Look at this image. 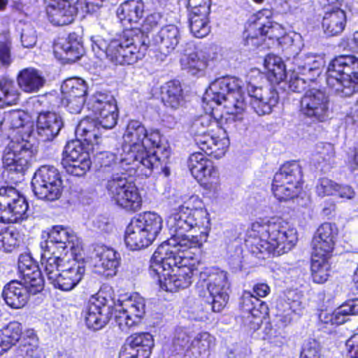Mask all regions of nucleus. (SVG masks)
I'll return each mask as SVG.
<instances>
[{
    "instance_id": "1",
    "label": "nucleus",
    "mask_w": 358,
    "mask_h": 358,
    "mask_svg": "<svg viewBox=\"0 0 358 358\" xmlns=\"http://www.w3.org/2000/svg\"><path fill=\"white\" fill-rule=\"evenodd\" d=\"M122 164L131 165V169H145V176L151 173L160 165V159L156 149H159L161 135L157 130L148 131L138 120L129 122L122 136Z\"/></svg>"
},
{
    "instance_id": "2",
    "label": "nucleus",
    "mask_w": 358,
    "mask_h": 358,
    "mask_svg": "<svg viewBox=\"0 0 358 358\" xmlns=\"http://www.w3.org/2000/svg\"><path fill=\"white\" fill-rule=\"evenodd\" d=\"M148 40L143 34L132 36L127 31L118 38L106 39L96 36L92 38V48L97 57L108 59L115 65H131L142 59L148 48Z\"/></svg>"
},
{
    "instance_id": "3",
    "label": "nucleus",
    "mask_w": 358,
    "mask_h": 358,
    "mask_svg": "<svg viewBox=\"0 0 358 358\" xmlns=\"http://www.w3.org/2000/svg\"><path fill=\"white\" fill-rule=\"evenodd\" d=\"M255 245L261 253L267 252L280 255L289 251L296 243L295 229L280 217H272L267 222H255L252 225Z\"/></svg>"
},
{
    "instance_id": "4",
    "label": "nucleus",
    "mask_w": 358,
    "mask_h": 358,
    "mask_svg": "<svg viewBox=\"0 0 358 358\" xmlns=\"http://www.w3.org/2000/svg\"><path fill=\"white\" fill-rule=\"evenodd\" d=\"M162 257L163 259L157 262L153 254L149 269L150 274L158 278L161 287L171 292L188 287L192 282L195 269L187 266L189 259L184 252H173Z\"/></svg>"
},
{
    "instance_id": "5",
    "label": "nucleus",
    "mask_w": 358,
    "mask_h": 358,
    "mask_svg": "<svg viewBox=\"0 0 358 358\" xmlns=\"http://www.w3.org/2000/svg\"><path fill=\"white\" fill-rule=\"evenodd\" d=\"M167 226L171 238L157 248L154 252V260L159 262L163 259L162 257L173 254V252L183 253L189 248H199L201 245L197 236L186 234L194 227L202 228L198 220L187 212L177 209L169 217Z\"/></svg>"
},
{
    "instance_id": "6",
    "label": "nucleus",
    "mask_w": 358,
    "mask_h": 358,
    "mask_svg": "<svg viewBox=\"0 0 358 358\" xmlns=\"http://www.w3.org/2000/svg\"><path fill=\"white\" fill-rule=\"evenodd\" d=\"M203 100L224 106L228 113V117L224 118L226 124L242 120V113L247 106L242 81L234 77L215 79L210 84Z\"/></svg>"
},
{
    "instance_id": "7",
    "label": "nucleus",
    "mask_w": 358,
    "mask_h": 358,
    "mask_svg": "<svg viewBox=\"0 0 358 358\" xmlns=\"http://www.w3.org/2000/svg\"><path fill=\"white\" fill-rule=\"evenodd\" d=\"M41 264L50 283L65 292L76 287L85 273L83 263L67 257L45 255L41 257Z\"/></svg>"
},
{
    "instance_id": "8",
    "label": "nucleus",
    "mask_w": 358,
    "mask_h": 358,
    "mask_svg": "<svg viewBox=\"0 0 358 358\" xmlns=\"http://www.w3.org/2000/svg\"><path fill=\"white\" fill-rule=\"evenodd\" d=\"M327 84L341 96H350L358 91V59L341 55L334 59L327 71Z\"/></svg>"
},
{
    "instance_id": "9",
    "label": "nucleus",
    "mask_w": 358,
    "mask_h": 358,
    "mask_svg": "<svg viewBox=\"0 0 358 358\" xmlns=\"http://www.w3.org/2000/svg\"><path fill=\"white\" fill-rule=\"evenodd\" d=\"M163 226L162 218L155 213L147 212L133 218L127 226L125 244L131 250L149 246L156 239Z\"/></svg>"
},
{
    "instance_id": "10",
    "label": "nucleus",
    "mask_w": 358,
    "mask_h": 358,
    "mask_svg": "<svg viewBox=\"0 0 358 358\" xmlns=\"http://www.w3.org/2000/svg\"><path fill=\"white\" fill-rule=\"evenodd\" d=\"M229 282L228 274L225 271L217 267H208L203 269L199 273L196 289L201 296L209 294L210 300L214 312H220L227 305L229 300L228 290Z\"/></svg>"
},
{
    "instance_id": "11",
    "label": "nucleus",
    "mask_w": 358,
    "mask_h": 358,
    "mask_svg": "<svg viewBox=\"0 0 358 358\" xmlns=\"http://www.w3.org/2000/svg\"><path fill=\"white\" fill-rule=\"evenodd\" d=\"M292 71L289 80V88L294 92H302L313 87L324 65L322 56L311 53H298L293 57Z\"/></svg>"
},
{
    "instance_id": "12",
    "label": "nucleus",
    "mask_w": 358,
    "mask_h": 358,
    "mask_svg": "<svg viewBox=\"0 0 358 358\" xmlns=\"http://www.w3.org/2000/svg\"><path fill=\"white\" fill-rule=\"evenodd\" d=\"M218 122L210 115L206 114L196 119L192 124V133L198 148L206 155L215 159L222 157L229 145L227 137H215L209 131Z\"/></svg>"
},
{
    "instance_id": "13",
    "label": "nucleus",
    "mask_w": 358,
    "mask_h": 358,
    "mask_svg": "<svg viewBox=\"0 0 358 358\" xmlns=\"http://www.w3.org/2000/svg\"><path fill=\"white\" fill-rule=\"evenodd\" d=\"M111 199L127 210L137 211L142 204V199L134 183L127 180L124 174H113L106 185Z\"/></svg>"
},
{
    "instance_id": "14",
    "label": "nucleus",
    "mask_w": 358,
    "mask_h": 358,
    "mask_svg": "<svg viewBox=\"0 0 358 358\" xmlns=\"http://www.w3.org/2000/svg\"><path fill=\"white\" fill-rule=\"evenodd\" d=\"M41 248L44 250L43 256H60L64 253L67 257L69 252L71 256L80 254L82 244L80 239L70 230L62 226L53 227L48 233V239L41 243Z\"/></svg>"
},
{
    "instance_id": "15",
    "label": "nucleus",
    "mask_w": 358,
    "mask_h": 358,
    "mask_svg": "<svg viewBox=\"0 0 358 358\" xmlns=\"http://www.w3.org/2000/svg\"><path fill=\"white\" fill-rule=\"evenodd\" d=\"M301 169L296 162L284 164L275 174L272 192L279 201H287L297 196L300 189Z\"/></svg>"
},
{
    "instance_id": "16",
    "label": "nucleus",
    "mask_w": 358,
    "mask_h": 358,
    "mask_svg": "<svg viewBox=\"0 0 358 358\" xmlns=\"http://www.w3.org/2000/svg\"><path fill=\"white\" fill-rule=\"evenodd\" d=\"M31 187L40 199L53 201L59 199L63 190L58 170L52 166H42L34 173Z\"/></svg>"
},
{
    "instance_id": "17",
    "label": "nucleus",
    "mask_w": 358,
    "mask_h": 358,
    "mask_svg": "<svg viewBox=\"0 0 358 358\" xmlns=\"http://www.w3.org/2000/svg\"><path fill=\"white\" fill-rule=\"evenodd\" d=\"M28 203L12 187L0 188V222L17 223L27 218Z\"/></svg>"
},
{
    "instance_id": "18",
    "label": "nucleus",
    "mask_w": 358,
    "mask_h": 358,
    "mask_svg": "<svg viewBox=\"0 0 358 358\" xmlns=\"http://www.w3.org/2000/svg\"><path fill=\"white\" fill-rule=\"evenodd\" d=\"M329 97L322 90L312 87L306 91L300 100L301 113L313 121L324 122L329 113Z\"/></svg>"
},
{
    "instance_id": "19",
    "label": "nucleus",
    "mask_w": 358,
    "mask_h": 358,
    "mask_svg": "<svg viewBox=\"0 0 358 358\" xmlns=\"http://www.w3.org/2000/svg\"><path fill=\"white\" fill-rule=\"evenodd\" d=\"M87 107L94 113L97 123L103 129H110L116 125L118 112L113 96L97 92L90 99Z\"/></svg>"
},
{
    "instance_id": "20",
    "label": "nucleus",
    "mask_w": 358,
    "mask_h": 358,
    "mask_svg": "<svg viewBox=\"0 0 358 358\" xmlns=\"http://www.w3.org/2000/svg\"><path fill=\"white\" fill-rule=\"evenodd\" d=\"M33 157L32 145L29 142L12 141L5 148L2 160L8 171L23 173L29 167Z\"/></svg>"
},
{
    "instance_id": "21",
    "label": "nucleus",
    "mask_w": 358,
    "mask_h": 358,
    "mask_svg": "<svg viewBox=\"0 0 358 358\" xmlns=\"http://www.w3.org/2000/svg\"><path fill=\"white\" fill-rule=\"evenodd\" d=\"M145 300L135 294L116 306L115 321L122 331L136 325L145 314Z\"/></svg>"
},
{
    "instance_id": "22",
    "label": "nucleus",
    "mask_w": 358,
    "mask_h": 358,
    "mask_svg": "<svg viewBox=\"0 0 358 358\" xmlns=\"http://www.w3.org/2000/svg\"><path fill=\"white\" fill-rule=\"evenodd\" d=\"M247 91L250 106L258 115L271 113L278 102V92L271 87H257L249 83Z\"/></svg>"
},
{
    "instance_id": "23",
    "label": "nucleus",
    "mask_w": 358,
    "mask_h": 358,
    "mask_svg": "<svg viewBox=\"0 0 358 358\" xmlns=\"http://www.w3.org/2000/svg\"><path fill=\"white\" fill-rule=\"evenodd\" d=\"M107 300L99 293L92 296L83 309L86 325L89 329L99 330L108 322Z\"/></svg>"
},
{
    "instance_id": "24",
    "label": "nucleus",
    "mask_w": 358,
    "mask_h": 358,
    "mask_svg": "<svg viewBox=\"0 0 358 358\" xmlns=\"http://www.w3.org/2000/svg\"><path fill=\"white\" fill-rule=\"evenodd\" d=\"M92 258L96 272L107 277L116 274L120 264V257L113 249L103 245H96L94 249Z\"/></svg>"
},
{
    "instance_id": "25",
    "label": "nucleus",
    "mask_w": 358,
    "mask_h": 358,
    "mask_svg": "<svg viewBox=\"0 0 358 358\" xmlns=\"http://www.w3.org/2000/svg\"><path fill=\"white\" fill-rule=\"evenodd\" d=\"M337 234L335 224L329 222L322 224L312 241L313 253L320 257L330 256Z\"/></svg>"
},
{
    "instance_id": "26",
    "label": "nucleus",
    "mask_w": 358,
    "mask_h": 358,
    "mask_svg": "<svg viewBox=\"0 0 358 358\" xmlns=\"http://www.w3.org/2000/svg\"><path fill=\"white\" fill-rule=\"evenodd\" d=\"M241 307L248 314L247 320L251 329L259 328L262 319L268 313L267 305L250 292H245L241 297Z\"/></svg>"
},
{
    "instance_id": "27",
    "label": "nucleus",
    "mask_w": 358,
    "mask_h": 358,
    "mask_svg": "<svg viewBox=\"0 0 358 358\" xmlns=\"http://www.w3.org/2000/svg\"><path fill=\"white\" fill-rule=\"evenodd\" d=\"M77 10V7L65 0H51L46 6L49 21L57 26L71 24L74 20Z\"/></svg>"
},
{
    "instance_id": "28",
    "label": "nucleus",
    "mask_w": 358,
    "mask_h": 358,
    "mask_svg": "<svg viewBox=\"0 0 358 358\" xmlns=\"http://www.w3.org/2000/svg\"><path fill=\"white\" fill-rule=\"evenodd\" d=\"M63 126L62 117L53 112H42L38 115L36 124V132L43 141H52Z\"/></svg>"
},
{
    "instance_id": "29",
    "label": "nucleus",
    "mask_w": 358,
    "mask_h": 358,
    "mask_svg": "<svg viewBox=\"0 0 358 358\" xmlns=\"http://www.w3.org/2000/svg\"><path fill=\"white\" fill-rule=\"evenodd\" d=\"M188 168L192 176L198 181L213 180L218 178L217 169L203 153L194 152L189 157Z\"/></svg>"
},
{
    "instance_id": "30",
    "label": "nucleus",
    "mask_w": 358,
    "mask_h": 358,
    "mask_svg": "<svg viewBox=\"0 0 358 358\" xmlns=\"http://www.w3.org/2000/svg\"><path fill=\"white\" fill-rule=\"evenodd\" d=\"M180 40V33L174 24H168L152 37V44L164 57L170 55L177 47Z\"/></svg>"
},
{
    "instance_id": "31",
    "label": "nucleus",
    "mask_w": 358,
    "mask_h": 358,
    "mask_svg": "<svg viewBox=\"0 0 358 358\" xmlns=\"http://www.w3.org/2000/svg\"><path fill=\"white\" fill-rule=\"evenodd\" d=\"M278 315L282 317V321L289 323L292 320V313L300 314L303 308L301 296L294 289H288L280 296L276 301Z\"/></svg>"
},
{
    "instance_id": "32",
    "label": "nucleus",
    "mask_w": 358,
    "mask_h": 358,
    "mask_svg": "<svg viewBox=\"0 0 358 358\" xmlns=\"http://www.w3.org/2000/svg\"><path fill=\"white\" fill-rule=\"evenodd\" d=\"M32 294L29 289L21 281L11 280L3 289L2 296L6 303L12 308H21L28 302L29 295Z\"/></svg>"
},
{
    "instance_id": "33",
    "label": "nucleus",
    "mask_w": 358,
    "mask_h": 358,
    "mask_svg": "<svg viewBox=\"0 0 358 358\" xmlns=\"http://www.w3.org/2000/svg\"><path fill=\"white\" fill-rule=\"evenodd\" d=\"M271 12L268 10H263L251 18V29H258L262 36H268L271 39H278L282 34L280 26L273 23L269 20Z\"/></svg>"
},
{
    "instance_id": "34",
    "label": "nucleus",
    "mask_w": 358,
    "mask_h": 358,
    "mask_svg": "<svg viewBox=\"0 0 358 358\" xmlns=\"http://www.w3.org/2000/svg\"><path fill=\"white\" fill-rule=\"evenodd\" d=\"M17 80L20 88L27 93L38 92L46 82L41 71L31 67L20 71Z\"/></svg>"
},
{
    "instance_id": "35",
    "label": "nucleus",
    "mask_w": 358,
    "mask_h": 358,
    "mask_svg": "<svg viewBox=\"0 0 358 358\" xmlns=\"http://www.w3.org/2000/svg\"><path fill=\"white\" fill-rule=\"evenodd\" d=\"M53 51L56 57L66 62H74L83 54V47L76 39L69 36L55 43Z\"/></svg>"
},
{
    "instance_id": "36",
    "label": "nucleus",
    "mask_w": 358,
    "mask_h": 358,
    "mask_svg": "<svg viewBox=\"0 0 358 358\" xmlns=\"http://www.w3.org/2000/svg\"><path fill=\"white\" fill-rule=\"evenodd\" d=\"M322 24L326 35L329 36L339 35L345 27V12L339 8H333L327 10L323 17Z\"/></svg>"
},
{
    "instance_id": "37",
    "label": "nucleus",
    "mask_w": 358,
    "mask_h": 358,
    "mask_svg": "<svg viewBox=\"0 0 358 358\" xmlns=\"http://www.w3.org/2000/svg\"><path fill=\"white\" fill-rule=\"evenodd\" d=\"M178 210L187 212L196 219L202 228L208 229L210 226V218L207 210L203 208L202 201L196 195H192L183 201Z\"/></svg>"
},
{
    "instance_id": "38",
    "label": "nucleus",
    "mask_w": 358,
    "mask_h": 358,
    "mask_svg": "<svg viewBox=\"0 0 358 358\" xmlns=\"http://www.w3.org/2000/svg\"><path fill=\"white\" fill-rule=\"evenodd\" d=\"M215 346V338L208 332L197 334L191 341L189 351L196 358H208Z\"/></svg>"
},
{
    "instance_id": "39",
    "label": "nucleus",
    "mask_w": 358,
    "mask_h": 358,
    "mask_svg": "<svg viewBox=\"0 0 358 358\" xmlns=\"http://www.w3.org/2000/svg\"><path fill=\"white\" fill-rule=\"evenodd\" d=\"M144 4L141 0H130L122 3L117 9L121 21L137 22L143 16Z\"/></svg>"
},
{
    "instance_id": "40",
    "label": "nucleus",
    "mask_w": 358,
    "mask_h": 358,
    "mask_svg": "<svg viewBox=\"0 0 358 358\" xmlns=\"http://www.w3.org/2000/svg\"><path fill=\"white\" fill-rule=\"evenodd\" d=\"M182 88L178 81L171 80L162 87V99L164 104L173 109L178 108L182 101Z\"/></svg>"
},
{
    "instance_id": "41",
    "label": "nucleus",
    "mask_w": 358,
    "mask_h": 358,
    "mask_svg": "<svg viewBox=\"0 0 358 358\" xmlns=\"http://www.w3.org/2000/svg\"><path fill=\"white\" fill-rule=\"evenodd\" d=\"M182 69L187 70L192 75H196L206 67V59L201 51L183 53L180 59Z\"/></svg>"
},
{
    "instance_id": "42",
    "label": "nucleus",
    "mask_w": 358,
    "mask_h": 358,
    "mask_svg": "<svg viewBox=\"0 0 358 358\" xmlns=\"http://www.w3.org/2000/svg\"><path fill=\"white\" fill-rule=\"evenodd\" d=\"M21 282L24 284L32 294H36L43 289L44 281L38 266H34L19 272Z\"/></svg>"
},
{
    "instance_id": "43",
    "label": "nucleus",
    "mask_w": 358,
    "mask_h": 358,
    "mask_svg": "<svg viewBox=\"0 0 358 358\" xmlns=\"http://www.w3.org/2000/svg\"><path fill=\"white\" fill-rule=\"evenodd\" d=\"M329 257V256L320 257L316 254H312L311 273L315 282L320 284L327 280L330 271Z\"/></svg>"
},
{
    "instance_id": "44",
    "label": "nucleus",
    "mask_w": 358,
    "mask_h": 358,
    "mask_svg": "<svg viewBox=\"0 0 358 358\" xmlns=\"http://www.w3.org/2000/svg\"><path fill=\"white\" fill-rule=\"evenodd\" d=\"M358 314V299L351 300L338 308L331 315L327 317L324 322L332 324H341L347 321V317Z\"/></svg>"
},
{
    "instance_id": "45",
    "label": "nucleus",
    "mask_w": 358,
    "mask_h": 358,
    "mask_svg": "<svg viewBox=\"0 0 358 358\" xmlns=\"http://www.w3.org/2000/svg\"><path fill=\"white\" fill-rule=\"evenodd\" d=\"M96 130V122L93 119L86 117L79 122L76 133L88 144L94 145L99 143V136Z\"/></svg>"
},
{
    "instance_id": "46",
    "label": "nucleus",
    "mask_w": 358,
    "mask_h": 358,
    "mask_svg": "<svg viewBox=\"0 0 358 358\" xmlns=\"http://www.w3.org/2000/svg\"><path fill=\"white\" fill-rule=\"evenodd\" d=\"M20 93L12 81H0V108L16 104Z\"/></svg>"
},
{
    "instance_id": "47",
    "label": "nucleus",
    "mask_w": 358,
    "mask_h": 358,
    "mask_svg": "<svg viewBox=\"0 0 358 358\" xmlns=\"http://www.w3.org/2000/svg\"><path fill=\"white\" fill-rule=\"evenodd\" d=\"M264 66L275 82H280L286 77V65L280 57L275 55L269 54L266 57Z\"/></svg>"
},
{
    "instance_id": "48",
    "label": "nucleus",
    "mask_w": 358,
    "mask_h": 358,
    "mask_svg": "<svg viewBox=\"0 0 358 358\" xmlns=\"http://www.w3.org/2000/svg\"><path fill=\"white\" fill-rule=\"evenodd\" d=\"M189 29L196 38H203L210 32L208 15L189 14Z\"/></svg>"
},
{
    "instance_id": "49",
    "label": "nucleus",
    "mask_w": 358,
    "mask_h": 358,
    "mask_svg": "<svg viewBox=\"0 0 358 358\" xmlns=\"http://www.w3.org/2000/svg\"><path fill=\"white\" fill-rule=\"evenodd\" d=\"M62 95L85 97L87 85L85 82L79 78H70L64 80L61 86Z\"/></svg>"
},
{
    "instance_id": "50",
    "label": "nucleus",
    "mask_w": 358,
    "mask_h": 358,
    "mask_svg": "<svg viewBox=\"0 0 358 358\" xmlns=\"http://www.w3.org/2000/svg\"><path fill=\"white\" fill-rule=\"evenodd\" d=\"M92 162L90 155H83L80 159L73 162L62 163L64 169L71 175L75 176H83L90 170Z\"/></svg>"
},
{
    "instance_id": "51",
    "label": "nucleus",
    "mask_w": 358,
    "mask_h": 358,
    "mask_svg": "<svg viewBox=\"0 0 358 358\" xmlns=\"http://www.w3.org/2000/svg\"><path fill=\"white\" fill-rule=\"evenodd\" d=\"M129 344L134 347H143L141 352V358H149L151 350L154 346V341L148 333L135 334L130 336Z\"/></svg>"
},
{
    "instance_id": "52",
    "label": "nucleus",
    "mask_w": 358,
    "mask_h": 358,
    "mask_svg": "<svg viewBox=\"0 0 358 358\" xmlns=\"http://www.w3.org/2000/svg\"><path fill=\"white\" fill-rule=\"evenodd\" d=\"M83 155H89L87 152L84 151L83 147L80 141H72L66 145L63 152L62 163L73 162L80 159Z\"/></svg>"
},
{
    "instance_id": "53",
    "label": "nucleus",
    "mask_w": 358,
    "mask_h": 358,
    "mask_svg": "<svg viewBox=\"0 0 358 358\" xmlns=\"http://www.w3.org/2000/svg\"><path fill=\"white\" fill-rule=\"evenodd\" d=\"M193 331L189 329L179 327L176 329L173 338V347L175 351H180L187 348L189 350L190 340L192 338Z\"/></svg>"
},
{
    "instance_id": "54",
    "label": "nucleus",
    "mask_w": 358,
    "mask_h": 358,
    "mask_svg": "<svg viewBox=\"0 0 358 358\" xmlns=\"http://www.w3.org/2000/svg\"><path fill=\"white\" fill-rule=\"evenodd\" d=\"M20 243L19 233L14 229L0 232V248L6 252H11Z\"/></svg>"
},
{
    "instance_id": "55",
    "label": "nucleus",
    "mask_w": 358,
    "mask_h": 358,
    "mask_svg": "<svg viewBox=\"0 0 358 358\" xmlns=\"http://www.w3.org/2000/svg\"><path fill=\"white\" fill-rule=\"evenodd\" d=\"M29 122V117L23 110H10L6 112V126L10 129L23 127Z\"/></svg>"
},
{
    "instance_id": "56",
    "label": "nucleus",
    "mask_w": 358,
    "mask_h": 358,
    "mask_svg": "<svg viewBox=\"0 0 358 358\" xmlns=\"http://www.w3.org/2000/svg\"><path fill=\"white\" fill-rule=\"evenodd\" d=\"M22 335V325L17 322H10L3 329L2 336L10 347L15 345L20 338Z\"/></svg>"
},
{
    "instance_id": "57",
    "label": "nucleus",
    "mask_w": 358,
    "mask_h": 358,
    "mask_svg": "<svg viewBox=\"0 0 358 358\" xmlns=\"http://www.w3.org/2000/svg\"><path fill=\"white\" fill-rule=\"evenodd\" d=\"M85 97L74 96L69 94V96L62 95V104L71 113L78 114L80 113Z\"/></svg>"
},
{
    "instance_id": "58",
    "label": "nucleus",
    "mask_w": 358,
    "mask_h": 358,
    "mask_svg": "<svg viewBox=\"0 0 358 358\" xmlns=\"http://www.w3.org/2000/svg\"><path fill=\"white\" fill-rule=\"evenodd\" d=\"M336 187L337 183L333 180L327 178H322L319 179L316 184L315 192L320 197L334 195L336 194Z\"/></svg>"
},
{
    "instance_id": "59",
    "label": "nucleus",
    "mask_w": 358,
    "mask_h": 358,
    "mask_svg": "<svg viewBox=\"0 0 358 358\" xmlns=\"http://www.w3.org/2000/svg\"><path fill=\"white\" fill-rule=\"evenodd\" d=\"M210 0H189V14L209 15Z\"/></svg>"
},
{
    "instance_id": "60",
    "label": "nucleus",
    "mask_w": 358,
    "mask_h": 358,
    "mask_svg": "<svg viewBox=\"0 0 358 358\" xmlns=\"http://www.w3.org/2000/svg\"><path fill=\"white\" fill-rule=\"evenodd\" d=\"M108 0H78L77 8L83 13H94L98 11Z\"/></svg>"
},
{
    "instance_id": "61",
    "label": "nucleus",
    "mask_w": 358,
    "mask_h": 358,
    "mask_svg": "<svg viewBox=\"0 0 358 358\" xmlns=\"http://www.w3.org/2000/svg\"><path fill=\"white\" fill-rule=\"evenodd\" d=\"M317 152L319 158L328 163H330L335 156L334 148L331 143L319 144Z\"/></svg>"
},
{
    "instance_id": "62",
    "label": "nucleus",
    "mask_w": 358,
    "mask_h": 358,
    "mask_svg": "<svg viewBox=\"0 0 358 358\" xmlns=\"http://www.w3.org/2000/svg\"><path fill=\"white\" fill-rule=\"evenodd\" d=\"M319 345L315 341L306 343L301 352L300 358H320Z\"/></svg>"
},
{
    "instance_id": "63",
    "label": "nucleus",
    "mask_w": 358,
    "mask_h": 358,
    "mask_svg": "<svg viewBox=\"0 0 358 358\" xmlns=\"http://www.w3.org/2000/svg\"><path fill=\"white\" fill-rule=\"evenodd\" d=\"M21 42L24 48H32L36 43V31L33 27H27L21 34Z\"/></svg>"
},
{
    "instance_id": "64",
    "label": "nucleus",
    "mask_w": 358,
    "mask_h": 358,
    "mask_svg": "<svg viewBox=\"0 0 358 358\" xmlns=\"http://www.w3.org/2000/svg\"><path fill=\"white\" fill-rule=\"evenodd\" d=\"M10 62V44L8 41H0V66H8Z\"/></svg>"
}]
</instances>
